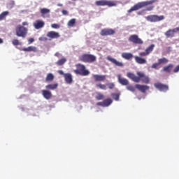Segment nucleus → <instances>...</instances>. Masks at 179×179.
<instances>
[{
	"mask_svg": "<svg viewBox=\"0 0 179 179\" xmlns=\"http://www.w3.org/2000/svg\"><path fill=\"white\" fill-rule=\"evenodd\" d=\"M138 76H135V74L132 73H127V76L129 78V79H131L133 80V82H136V83H139L141 80L143 82V83H149L150 80H149V77L145 76V73L138 72L137 73Z\"/></svg>",
	"mask_w": 179,
	"mask_h": 179,
	"instance_id": "nucleus-1",
	"label": "nucleus"
},
{
	"mask_svg": "<svg viewBox=\"0 0 179 179\" xmlns=\"http://www.w3.org/2000/svg\"><path fill=\"white\" fill-rule=\"evenodd\" d=\"M156 2V0H150L147 1L138 2L135 4L133 7H131L129 10V13L134 12L135 10H139V9H142V8H145V6H149L150 5H153Z\"/></svg>",
	"mask_w": 179,
	"mask_h": 179,
	"instance_id": "nucleus-2",
	"label": "nucleus"
},
{
	"mask_svg": "<svg viewBox=\"0 0 179 179\" xmlns=\"http://www.w3.org/2000/svg\"><path fill=\"white\" fill-rule=\"evenodd\" d=\"M77 69L74 70L76 75H80L81 76H87L90 75V71L86 69V66L81 64H78L76 65Z\"/></svg>",
	"mask_w": 179,
	"mask_h": 179,
	"instance_id": "nucleus-3",
	"label": "nucleus"
},
{
	"mask_svg": "<svg viewBox=\"0 0 179 179\" xmlns=\"http://www.w3.org/2000/svg\"><path fill=\"white\" fill-rule=\"evenodd\" d=\"M80 61L83 62H87L88 64H92V62H96L97 57L93 55L83 54L79 58Z\"/></svg>",
	"mask_w": 179,
	"mask_h": 179,
	"instance_id": "nucleus-4",
	"label": "nucleus"
},
{
	"mask_svg": "<svg viewBox=\"0 0 179 179\" xmlns=\"http://www.w3.org/2000/svg\"><path fill=\"white\" fill-rule=\"evenodd\" d=\"M96 6H108L111 8L113 6H117V3L113 1L108 0H99L95 2Z\"/></svg>",
	"mask_w": 179,
	"mask_h": 179,
	"instance_id": "nucleus-5",
	"label": "nucleus"
},
{
	"mask_svg": "<svg viewBox=\"0 0 179 179\" xmlns=\"http://www.w3.org/2000/svg\"><path fill=\"white\" fill-rule=\"evenodd\" d=\"M15 34L17 37H22V38H24L27 35V28L22 25L17 26L15 28Z\"/></svg>",
	"mask_w": 179,
	"mask_h": 179,
	"instance_id": "nucleus-6",
	"label": "nucleus"
},
{
	"mask_svg": "<svg viewBox=\"0 0 179 179\" xmlns=\"http://www.w3.org/2000/svg\"><path fill=\"white\" fill-rule=\"evenodd\" d=\"M146 20L148 22H150L151 23H156V22H162V20H164V15H152L145 17Z\"/></svg>",
	"mask_w": 179,
	"mask_h": 179,
	"instance_id": "nucleus-7",
	"label": "nucleus"
},
{
	"mask_svg": "<svg viewBox=\"0 0 179 179\" xmlns=\"http://www.w3.org/2000/svg\"><path fill=\"white\" fill-rule=\"evenodd\" d=\"M148 55V53L145 52H141L139 53V56H135L134 59L135 61L137 64H139L140 65H143L144 64H146V59L145 58H142L141 57H146Z\"/></svg>",
	"mask_w": 179,
	"mask_h": 179,
	"instance_id": "nucleus-8",
	"label": "nucleus"
},
{
	"mask_svg": "<svg viewBox=\"0 0 179 179\" xmlns=\"http://www.w3.org/2000/svg\"><path fill=\"white\" fill-rule=\"evenodd\" d=\"M129 41H130V43H133V44H143V41H142L141 39V38H139V36L137 34L131 35L129 37Z\"/></svg>",
	"mask_w": 179,
	"mask_h": 179,
	"instance_id": "nucleus-9",
	"label": "nucleus"
},
{
	"mask_svg": "<svg viewBox=\"0 0 179 179\" xmlns=\"http://www.w3.org/2000/svg\"><path fill=\"white\" fill-rule=\"evenodd\" d=\"M156 89L159 90V92H167L169 90V85H164L162 83H157L154 84Z\"/></svg>",
	"mask_w": 179,
	"mask_h": 179,
	"instance_id": "nucleus-10",
	"label": "nucleus"
},
{
	"mask_svg": "<svg viewBox=\"0 0 179 179\" xmlns=\"http://www.w3.org/2000/svg\"><path fill=\"white\" fill-rule=\"evenodd\" d=\"M115 34V30L113 29H103L101 30L100 35L102 36H113Z\"/></svg>",
	"mask_w": 179,
	"mask_h": 179,
	"instance_id": "nucleus-11",
	"label": "nucleus"
},
{
	"mask_svg": "<svg viewBox=\"0 0 179 179\" xmlns=\"http://www.w3.org/2000/svg\"><path fill=\"white\" fill-rule=\"evenodd\" d=\"M46 36L48 38H49V40H54L55 38H59L61 37L59 33L54 31H48Z\"/></svg>",
	"mask_w": 179,
	"mask_h": 179,
	"instance_id": "nucleus-12",
	"label": "nucleus"
},
{
	"mask_svg": "<svg viewBox=\"0 0 179 179\" xmlns=\"http://www.w3.org/2000/svg\"><path fill=\"white\" fill-rule=\"evenodd\" d=\"M179 31V27L174 28L173 29H169L166 32H165V36L167 38H170V37H174V34Z\"/></svg>",
	"mask_w": 179,
	"mask_h": 179,
	"instance_id": "nucleus-13",
	"label": "nucleus"
},
{
	"mask_svg": "<svg viewBox=\"0 0 179 179\" xmlns=\"http://www.w3.org/2000/svg\"><path fill=\"white\" fill-rule=\"evenodd\" d=\"M135 87L137 89V90L141 92V93H146V90H149V89H150V87L148 85H143L140 84H136Z\"/></svg>",
	"mask_w": 179,
	"mask_h": 179,
	"instance_id": "nucleus-14",
	"label": "nucleus"
},
{
	"mask_svg": "<svg viewBox=\"0 0 179 179\" xmlns=\"http://www.w3.org/2000/svg\"><path fill=\"white\" fill-rule=\"evenodd\" d=\"M117 80L122 86H128L129 85V81L127 78L121 77V75H117Z\"/></svg>",
	"mask_w": 179,
	"mask_h": 179,
	"instance_id": "nucleus-15",
	"label": "nucleus"
},
{
	"mask_svg": "<svg viewBox=\"0 0 179 179\" xmlns=\"http://www.w3.org/2000/svg\"><path fill=\"white\" fill-rule=\"evenodd\" d=\"M106 59H108V61H110V62H112V64H113V65H115V66H124V64L121 62H118L117 61V59L108 56L106 57Z\"/></svg>",
	"mask_w": 179,
	"mask_h": 179,
	"instance_id": "nucleus-16",
	"label": "nucleus"
},
{
	"mask_svg": "<svg viewBox=\"0 0 179 179\" xmlns=\"http://www.w3.org/2000/svg\"><path fill=\"white\" fill-rule=\"evenodd\" d=\"M44 24H45L44 21L38 20L34 22V27L36 29V30H38L39 29H43V27H44Z\"/></svg>",
	"mask_w": 179,
	"mask_h": 179,
	"instance_id": "nucleus-17",
	"label": "nucleus"
},
{
	"mask_svg": "<svg viewBox=\"0 0 179 179\" xmlns=\"http://www.w3.org/2000/svg\"><path fill=\"white\" fill-rule=\"evenodd\" d=\"M106 76L104 75H93V78L94 79L95 82H104V80H106Z\"/></svg>",
	"mask_w": 179,
	"mask_h": 179,
	"instance_id": "nucleus-18",
	"label": "nucleus"
},
{
	"mask_svg": "<svg viewBox=\"0 0 179 179\" xmlns=\"http://www.w3.org/2000/svg\"><path fill=\"white\" fill-rule=\"evenodd\" d=\"M42 96L44 97V99H46V100H50V99L52 97V94L50 91H48L47 90H43Z\"/></svg>",
	"mask_w": 179,
	"mask_h": 179,
	"instance_id": "nucleus-19",
	"label": "nucleus"
},
{
	"mask_svg": "<svg viewBox=\"0 0 179 179\" xmlns=\"http://www.w3.org/2000/svg\"><path fill=\"white\" fill-rule=\"evenodd\" d=\"M173 68H174V64H169V65L163 67L162 72H166L167 73H170L171 71H173Z\"/></svg>",
	"mask_w": 179,
	"mask_h": 179,
	"instance_id": "nucleus-20",
	"label": "nucleus"
},
{
	"mask_svg": "<svg viewBox=\"0 0 179 179\" xmlns=\"http://www.w3.org/2000/svg\"><path fill=\"white\" fill-rule=\"evenodd\" d=\"M22 51L27 52H37V48H36V46H29L28 48H22Z\"/></svg>",
	"mask_w": 179,
	"mask_h": 179,
	"instance_id": "nucleus-21",
	"label": "nucleus"
},
{
	"mask_svg": "<svg viewBox=\"0 0 179 179\" xmlns=\"http://www.w3.org/2000/svg\"><path fill=\"white\" fill-rule=\"evenodd\" d=\"M64 80H65L66 83L71 85V83H72V82H73L72 74L69 73L64 74Z\"/></svg>",
	"mask_w": 179,
	"mask_h": 179,
	"instance_id": "nucleus-22",
	"label": "nucleus"
},
{
	"mask_svg": "<svg viewBox=\"0 0 179 179\" xmlns=\"http://www.w3.org/2000/svg\"><path fill=\"white\" fill-rule=\"evenodd\" d=\"M45 89H47V90H55V89H58V83L49 84L45 86Z\"/></svg>",
	"mask_w": 179,
	"mask_h": 179,
	"instance_id": "nucleus-23",
	"label": "nucleus"
},
{
	"mask_svg": "<svg viewBox=\"0 0 179 179\" xmlns=\"http://www.w3.org/2000/svg\"><path fill=\"white\" fill-rule=\"evenodd\" d=\"M122 57L124 59H131V58H132L134 57V55H132V53H129V52H123V53H122Z\"/></svg>",
	"mask_w": 179,
	"mask_h": 179,
	"instance_id": "nucleus-24",
	"label": "nucleus"
},
{
	"mask_svg": "<svg viewBox=\"0 0 179 179\" xmlns=\"http://www.w3.org/2000/svg\"><path fill=\"white\" fill-rule=\"evenodd\" d=\"M40 12H41V16L44 17V16H47V15L50 13V10L48 8H41Z\"/></svg>",
	"mask_w": 179,
	"mask_h": 179,
	"instance_id": "nucleus-25",
	"label": "nucleus"
},
{
	"mask_svg": "<svg viewBox=\"0 0 179 179\" xmlns=\"http://www.w3.org/2000/svg\"><path fill=\"white\" fill-rule=\"evenodd\" d=\"M54 78H55L54 74L49 73L46 76L45 82H52V80H54Z\"/></svg>",
	"mask_w": 179,
	"mask_h": 179,
	"instance_id": "nucleus-26",
	"label": "nucleus"
},
{
	"mask_svg": "<svg viewBox=\"0 0 179 179\" xmlns=\"http://www.w3.org/2000/svg\"><path fill=\"white\" fill-rule=\"evenodd\" d=\"M75 24H76V19H75V18L70 20L67 23V26L69 27H73V26H75Z\"/></svg>",
	"mask_w": 179,
	"mask_h": 179,
	"instance_id": "nucleus-27",
	"label": "nucleus"
},
{
	"mask_svg": "<svg viewBox=\"0 0 179 179\" xmlns=\"http://www.w3.org/2000/svg\"><path fill=\"white\" fill-rule=\"evenodd\" d=\"M65 62H66V58L64 57V58L59 59L56 62V65H57L58 66H61L62 65H64V64H65Z\"/></svg>",
	"mask_w": 179,
	"mask_h": 179,
	"instance_id": "nucleus-28",
	"label": "nucleus"
},
{
	"mask_svg": "<svg viewBox=\"0 0 179 179\" xmlns=\"http://www.w3.org/2000/svg\"><path fill=\"white\" fill-rule=\"evenodd\" d=\"M155 48V44L150 45L148 48L145 49V52H147V55H149L152 51H153Z\"/></svg>",
	"mask_w": 179,
	"mask_h": 179,
	"instance_id": "nucleus-29",
	"label": "nucleus"
},
{
	"mask_svg": "<svg viewBox=\"0 0 179 179\" xmlns=\"http://www.w3.org/2000/svg\"><path fill=\"white\" fill-rule=\"evenodd\" d=\"M113 103V100L111 99H106L103 100V107H108L110 104Z\"/></svg>",
	"mask_w": 179,
	"mask_h": 179,
	"instance_id": "nucleus-30",
	"label": "nucleus"
},
{
	"mask_svg": "<svg viewBox=\"0 0 179 179\" xmlns=\"http://www.w3.org/2000/svg\"><path fill=\"white\" fill-rule=\"evenodd\" d=\"M8 15H9L8 11H4V12L1 13L0 14V21L3 20V19H5V17H6L8 16Z\"/></svg>",
	"mask_w": 179,
	"mask_h": 179,
	"instance_id": "nucleus-31",
	"label": "nucleus"
},
{
	"mask_svg": "<svg viewBox=\"0 0 179 179\" xmlns=\"http://www.w3.org/2000/svg\"><path fill=\"white\" fill-rule=\"evenodd\" d=\"M96 87H99V89H101V90H106L107 85L101 83H99L96 85Z\"/></svg>",
	"mask_w": 179,
	"mask_h": 179,
	"instance_id": "nucleus-32",
	"label": "nucleus"
},
{
	"mask_svg": "<svg viewBox=\"0 0 179 179\" xmlns=\"http://www.w3.org/2000/svg\"><path fill=\"white\" fill-rule=\"evenodd\" d=\"M95 99L98 101L99 100H103L104 95L103 94L100 93V92H98V93H96V96H95Z\"/></svg>",
	"mask_w": 179,
	"mask_h": 179,
	"instance_id": "nucleus-33",
	"label": "nucleus"
},
{
	"mask_svg": "<svg viewBox=\"0 0 179 179\" xmlns=\"http://www.w3.org/2000/svg\"><path fill=\"white\" fill-rule=\"evenodd\" d=\"M158 62L159 64V65H162V64H167V62H169V59H166V58H161L158 59Z\"/></svg>",
	"mask_w": 179,
	"mask_h": 179,
	"instance_id": "nucleus-34",
	"label": "nucleus"
},
{
	"mask_svg": "<svg viewBox=\"0 0 179 179\" xmlns=\"http://www.w3.org/2000/svg\"><path fill=\"white\" fill-rule=\"evenodd\" d=\"M126 89L129 92H135V87H134L133 85H127L126 87Z\"/></svg>",
	"mask_w": 179,
	"mask_h": 179,
	"instance_id": "nucleus-35",
	"label": "nucleus"
},
{
	"mask_svg": "<svg viewBox=\"0 0 179 179\" xmlns=\"http://www.w3.org/2000/svg\"><path fill=\"white\" fill-rule=\"evenodd\" d=\"M12 44H13L14 45H22V43L20 42H19V40H17V39L13 40Z\"/></svg>",
	"mask_w": 179,
	"mask_h": 179,
	"instance_id": "nucleus-36",
	"label": "nucleus"
},
{
	"mask_svg": "<svg viewBox=\"0 0 179 179\" xmlns=\"http://www.w3.org/2000/svg\"><path fill=\"white\" fill-rule=\"evenodd\" d=\"M108 86V89L113 90L114 87H115V84L114 83H110L106 85Z\"/></svg>",
	"mask_w": 179,
	"mask_h": 179,
	"instance_id": "nucleus-37",
	"label": "nucleus"
},
{
	"mask_svg": "<svg viewBox=\"0 0 179 179\" xmlns=\"http://www.w3.org/2000/svg\"><path fill=\"white\" fill-rule=\"evenodd\" d=\"M112 96L116 101L120 100V94H112Z\"/></svg>",
	"mask_w": 179,
	"mask_h": 179,
	"instance_id": "nucleus-38",
	"label": "nucleus"
},
{
	"mask_svg": "<svg viewBox=\"0 0 179 179\" xmlns=\"http://www.w3.org/2000/svg\"><path fill=\"white\" fill-rule=\"evenodd\" d=\"M160 65V64H159V62L157 63H154L151 68H152V69H157V68H159V66Z\"/></svg>",
	"mask_w": 179,
	"mask_h": 179,
	"instance_id": "nucleus-39",
	"label": "nucleus"
},
{
	"mask_svg": "<svg viewBox=\"0 0 179 179\" xmlns=\"http://www.w3.org/2000/svg\"><path fill=\"white\" fill-rule=\"evenodd\" d=\"M51 27L52 29H59V25L58 24H52Z\"/></svg>",
	"mask_w": 179,
	"mask_h": 179,
	"instance_id": "nucleus-40",
	"label": "nucleus"
},
{
	"mask_svg": "<svg viewBox=\"0 0 179 179\" xmlns=\"http://www.w3.org/2000/svg\"><path fill=\"white\" fill-rule=\"evenodd\" d=\"M47 40H48V38L45 36H41L39 38V41H47Z\"/></svg>",
	"mask_w": 179,
	"mask_h": 179,
	"instance_id": "nucleus-41",
	"label": "nucleus"
},
{
	"mask_svg": "<svg viewBox=\"0 0 179 179\" xmlns=\"http://www.w3.org/2000/svg\"><path fill=\"white\" fill-rule=\"evenodd\" d=\"M62 15H64V16H68V15H69V13H68V11H67L66 10H62Z\"/></svg>",
	"mask_w": 179,
	"mask_h": 179,
	"instance_id": "nucleus-42",
	"label": "nucleus"
},
{
	"mask_svg": "<svg viewBox=\"0 0 179 179\" xmlns=\"http://www.w3.org/2000/svg\"><path fill=\"white\" fill-rule=\"evenodd\" d=\"M177 72H179V65H178L174 69L173 73H177Z\"/></svg>",
	"mask_w": 179,
	"mask_h": 179,
	"instance_id": "nucleus-43",
	"label": "nucleus"
},
{
	"mask_svg": "<svg viewBox=\"0 0 179 179\" xmlns=\"http://www.w3.org/2000/svg\"><path fill=\"white\" fill-rule=\"evenodd\" d=\"M155 8V6H148L146 9H145V10H153V8Z\"/></svg>",
	"mask_w": 179,
	"mask_h": 179,
	"instance_id": "nucleus-44",
	"label": "nucleus"
},
{
	"mask_svg": "<svg viewBox=\"0 0 179 179\" xmlns=\"http://www.w3.org/2000/svg\"><path fill=\"white\" fill-rule=\"evenodd\" d=\"M58 73H59V75H63L64 78L65 77V75L66 74V73H64L62 71V70L58 71Z\"/></svg>",
	"mask_w": 179,
	"mask_h": 179,
	"instance_id": "nucleus-45",
	"label": "nucleus"
},
{
	"mask_svg": "<svg viewBox=\"0 0 179 179\" xmlns=\"http://www.w3.org/2000/svg\"><path fill=\"white\" fill-rule=\"evenodd\" d=\"M96 106H101V107H104L103 101L102 102H98Z\"/></svg>",
	"mask_w": 179,
	"mask_h": 179,
	"instance_id": "nucleus-46",
	"label": "nucleus"
},
{
	"mask_svg": "<svg viewBox=\"0 0 179 179\" xmlns=\"http://www.w3.org/2000/svg\"><path fill=\"white\" fill-rule=\"evenodd\" d=\"M29 44H31V43L34 42V38H31L28 40Z\"/></svg>",
	"mask_w": 179,
	"mask_h": 179,
	"instance_id": "nucleus-47",
	"label": "nucleus"
},
{
	"mask_svg": "<svg viewBox=\"0 0 179 179\" xmlns=\"http://www.w3.org/2000/svg\"><path fill=\"white\" fill-rule=\"evenodd\" d=\"M27 24H29V23H27V22H22V26H27Z\"/></svg>",
	"mask_w": 179,
	"mask_h": 179,
	"instance_id": "nucleus-48",
	"label": "nucleus"
},
{
	"mask_svg": "<svg viewBox=\"0 0 179 179\" xmlns=\"http://www.w3.org/2000/svg\"><path fill=\"white\" fill-rule=\"evenodd\" d=\"M2 43H3V40H2V38H0V44H2Z\"/></svg>",
	"mask_w": 179,
	"mask_h": 179,
	"instance_id": "nucleus-49",
	"label": "nucleus"
},
{
	"mask_svg": "<svg viewBox=\"0 0 179 179\" xmlns=\"http://www.w3.org/2000/svg\"><path fill=\"white\" fill-rule=\"evenodd\" d=\"M57 6H63V5L61 4V3H58V4H57Z\"/></svg>",
	"mask_w": 179,
	"mask_h": 179,
	"instance_id": "nucleus-50",
	"label": "nucleus"
},
{
	"mask_svg": "<svg viewBox=\"0 0 179 179\" xmlns=\"http://www.w3.org/2000/svg\"><path fill=\"white\" fill-rule=\"evenodd\" d=\"M72 1H76V0H72Z\"/></svg>",
	"mask_w": 179,
	"mask_h": 179,
	"instance_id": "nucleus-51",
	"label": "nucleus"
}]
</instances>
